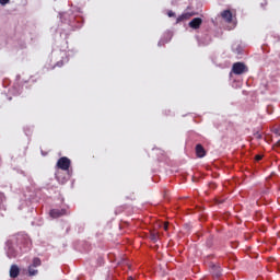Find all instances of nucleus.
Masks as SVG:
<instances>
[{"label":"nucleus","mask_w":280,"mask_h":280,"mask_svg":"<svg viewBox=\"0 0 280 280\" xmlns=\"http://www.w3.org/2000/svg\"><path fill=\"white\" fill-rule=\"evenodd\" d=\"M232 73H234V75H244V73H248V66L242 61L234 62Z\"/></svg>","instance_id":"1"},{"label":"nucleus","mask_w":280,"mask_h":280,"mask_svg":"<svg viewBox=\"0 0 280 280\" xmlns=\"http://www.w3.org/2000/svg\"><path fill=\"white\" fill-rule=\"evenodd\" d=\"M57 167L58 170H62L63 172H67L69 167H71V160L67 156H62L57 161Z\"/></svg>","instance_id":"2"},{"label":"nucleus","mask_w":280,"mask_h":280,"mask_svg":"<svg viewBox=\"0 0 280 280\" xmlns=\"http://www.w3.org/2000/svg\"><path fill=\"white\" fill-rule=\"evenodd\" d=\"M50 218H62V215H67V209H52L49 212Z\"/></svg>","instance_id":"3"},{"label":"nucleus","mask_w":280,"mask_h":280,"mask_svg":"<svg viewBox=\"0 0 280 280\" xmlns=\"http://www.w3.org/2000/svg\"><path fill=\"white\" fill-rule=\"evenodd\" d=\"M200 25H202V19L200 18H195L189 22L191 30H200Z\"/></svg>","instance_id":"4"},{"label":"nucleus","mask_w":280,"mask_h":280,"mask_svg":"<svg viewBox=\"0 0 280 280\" xmlns=\"http://www.w3.org/2000/svg\"><path fill=\"white\" fill-rule=\"evenodd\" d=\"M195 150L198 159H205V156H207V151L205 150V147H202V144H197Z\"/></svg>","instance_id":"5"},{"label":"nucleus","mask_w":280,"mask_h":280,"mask_svg":"<svg viewBox=\"0 0 280 280\" xmlns=\"http://www.w3.org/2000/svg\"><path fill=\"white\" fill-rule=\"evenodd\" d=\"M19 275H21V269L19 268V266L12 265L10 267V277H11V279H16V277H19Z\"/></svg>","instance_id":"6"},{"label":"nucleus","mask_w":280,"mask_h":280,"mask_svg":"<svg viewBox=\"0 0 280 280\" xmlns=\"http://www.w3.org/2000/svg\"><path fill=\"white\" fill-rule=\"evenodd\" d=\"M221 16L224 21H226V23H232L233 22V13L231 12V10H224L221 13Z\"/></svg>","instance_id":"7"},{"label":"nucleus","mask_w":280,"mask_h":280,"mask_svg":"<svg viewBox=\"0 0 280 280\" xmlns=\"http://www.w3.org/2000/svg\"><path fill=\"white\" fill-rule=\"evenodd\" d=\"M161 235L159 234V231L153 230L150 232V240L151 242H153V244H156V242H159Z\"/></svg>","instance_id":"8"},{"label":"nucleus","mask_w":280,"mask_h":280,"mask_svg":"<svg viewBox=\"0 0 280 280\" xmlns=\"http://www.w3.org/2000/svg\"><path fill=\"white\" fill-rule=\"evenodd\" d=\"M191 16H194V13H183L177 18V23H180V21H187V19H191Z\"/></svg>","instance_id":"9"},{"label":"nucleus","mask_w":280,"mask_h":280,"mask_svg":"<svg viewBox=\"0 0 280 280\" xmlns=\"http://www.w3.org/2000/svg\"><path fill=\"white\" fill-rule=\"evenodd\" d=\"M36 275H38V270L34 269L32 265L28 266V277H36Z\"/></svg>","instance_id":"10"},{"label":"nucleus","mask_w":280,"mask_h":280,"mask_svg":"<svg viewBox=\"0 0 280 280\" xmlns=\"http://www.w3.org/2000/svg\"><path fill=\"white\" fill-rule=\"evenodd\" d=\"M40 264H42L40 258L35 257V258L33 259V262H32L31 266H32L33 268H38V266H40Z\"/></svg>","instance_id":"11"},{"label":"nucleus","mask_w":280,"mask_h":280,"mask_svg":"<svg viewBox=\"0 0 280 280\" xmlns=\"http://www.w3.org/2000/svg\"><path fill=\"white\" fill-rule=\"evenodd\" d=\"M3 202H5V195L0 192V205H3Z\"/></svg>","instance_id":"12"},{"label":"nucleus","mask_w":280,"mask_h":280,"mask_svg":"<svg viewBox=\"0 0 280 280\" xmlns=\"http://www.w3.org/2000/svg\"><path fill=\"white\" fill-rule=\"evenodd\" d=\"M10 3V0H0V5H8Z\"/></svg>","instance_id":"13"},{"label":"nucleus","mask_w":280,"mask_h":280,"mask_svg":"<svg viewBox=\"0 0 280 280\" xmlns=\"http://www.w3.org/2000/svg\"><path fill=\"white\" fill-rule=\"evenodd\" d=\"M167 15L170 16V19H172L173 16H176V13H174L173 11H168Z\"/></svg>","instance_id":"14"},{"label":"nucleus","mask_w":280,"mask_h":280,"mask_svg":"<svg viewBox=\"0 0 280 280\" xmlns=\"http://www.w3.org/2000/svg\"><path fill=\"white\" fill-rule=\"evenodd\" d=\"M261 159H264V155L261 154H258L255 156V161H261Z\"/></svg>","instance_id":"15"},{"label":"nucleus","mask_w":280,"mask_h":280,"mask_svg":"<svg viewBox=\"0 0 280 280\" xmlns=\"http://www.w3.org/2000/svg\"><path fill=\"white\" fill-rule=\"evenodd\" d=\"M63 65H65L63 61H58V62L56 63V67H62Z\"/></svg>","instance_id":"16"},{"label":"nucleus","mask_w":280,"mask_h":280,"mask_svg":"<svg viewBox=\"0 0 280 280\" xmlns=\"http://www.w3.org/2000/svg\"><path fill=\"white\" fill-rule=\"evenodd\" d=\"M168 226L167 223L164 224V231H167Z\"/></svg>","instance_id":"17"},{"label":"nucleus","mask_w":280,"mask_h":280,"mask_svg":"<svg viewBox=\"0 0 280 280\" xmlns=\"http://www.w3.org/2000/svg\"><path fill=\"white\" fill-rule=\"evenodd\" d=\"M56 178H57V180H59V182H60V176L56 175Z\"/></svg>","instance_id":"18"},{"label":"nucleus","mask_w":280,"mask_h":280,"mask_svg":"<svg viewBox=\"0 0 280 280\" xmlns=\"http://www.w3.org/2000/svg\"><path fill=\"white\" fill-rule=\"evenodd\" d=\"M9 257H10V258H12V257H16V255H11V256L9 255Z\"/></svg>","instance_id":"19"},{"label":"nucleus","mask_w":280,"mask_h":280,"mask_svg":"<svg viewBox=\"0 0 280 280\" xmlns=\"http://www.w3.org/2000/svg\"><path fill=\"white\" fill-rule=\"evenodd\" d=\"M61 185H65V179H63V180H61Z\"/></svg>","instance_id":"20"},{"label":"nucleus","mask_w":280,"mask_h":280,"mask_svg":"<svg viewBox=\"0 0 280 280\" xmlns=\"http://www.w3.org/2000/svg\"><path fill=\"white\" fill-rule=\"evenodd\" d=\"M128 280H132V277H129Z\"/></svg>","instance_id":"21"},{"label":"nucleus","mask_w":280,"mask_h":280,"mask_svg":"<svg viewBox=\"0 0 280 280\" xmlns=\"http://www.w3.org/2000/svg\"><path fill=\"white\" fill-rule=\"evenodd\" d=\"M0 165H1V160H0Z\"/></svg>","instance_id":"22"}]
</instances>
